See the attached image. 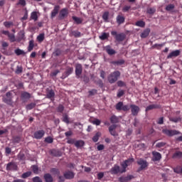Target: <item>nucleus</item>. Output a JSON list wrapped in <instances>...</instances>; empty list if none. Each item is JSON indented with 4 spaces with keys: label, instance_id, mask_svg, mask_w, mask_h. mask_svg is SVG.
Returning <instances> with one entry per match:
<instances>
[{
    "label": "nucleus",
    "instance_id": "obj_16",
    "mask_svg": "<svg viewBox=\"0 0 182 182\" xmlns=\"http://www.w3.org/2000/svg\"><path fill=\"white\" fill-rule=\"evenodd\" d=\"M104 50H105V52H107V53L108 55H109V56L116 55V50H114L113 48H112V47L110 46H107L104 47Z\"/></svg>",
    "mask_w": 182,
    "mask_h": 182
},
{
    "label": "nucleus",
    "instance_id": "obj_41",
    "mask_svg": "<svg viewBox=\"0 0 182 182\" xmlns=\"http://www.w3.org/2000/svg\"><path fill=\"white\" fill-rule=\"evenodd\" d=\"M136 26H139V28H144L146 26V23L143 21H138L135 23Z\"/></svg>",
    "mask_w": 182,
    "mask_h": 182
},
{
    "label": "nucleus",
    "instance_id": "obj_13",
    "mask_svg": "<svg viewBox=\"0 0 182 182\" xmlns=\"http://www.w3.org/2000/svg\"><path fill=\"white\" fill-rule=\"evenodd\" d=\"M130 108L132 116H137L139 114V112H140V107H139V106L131 105Z\"/></svg>",
    "mask_w": 182,
    "mask_h": 182
},
{
    "label": "nucleus",
    "instance_id": "obj_50",
    "mask_svg": "<svg viewBox=\"0 0 182 182\" xmlns=\"http://www.w3.org/2000/svg\"><path fill=\"white\" fill-rule=\"evenodd\" d=\"M123 102H119L116 106H115V108L118 110V111H120L122 110V107H123Z\"/></svg>",
    "mask_w": 182,
    "mask_h": 182
},
{
    "label": "nucleus",
    "instance_id": "obj_55",
    "mask_svg": "<svg viewBox=\"0 0 182 182\" xmlns=\"http://www.w3.org/2000/svg\"><path fill=\"white\" fill-rule=\"evenodd\" d=\"M4 26H5V28H9L10 26H14V22H12V21H5L4 23Z\"/></svg>",
    "mask_w": 182,
    "mask_h": 182
},
{
    "label": "nucleus",
    "instance_id": "obj_17",
    "mask_svg": "<svg viewBox=\"0 0 182 182\" xmlns=\"http://www.w3.org/2000/svg\"><path fill=\"white\" fill-rule=\"evenodd\" d=\"M66 180H72L73 178H75V173L68 171H65L63 174Z\"/></svg>",
    "mask_w": 182,
    "mask_h": 182
},
{
    "label": "nucleus",
    "instance_id": "obj_24",
    "mask_svg": "<svg viewBox=\"0 0 182 182\" xmlns=\"http://www.w3.org/2000/svg\"><path fill=\"white\" fill-rule=\"evenodd\" d=\"M75 146L77 149H82L85 146V141L80 139L75 141Z\"/></svg>",
    "mask_w": 182,
    "mask_h": 182
},
{
    "label": "nucleus",
    "instance_id": "obj_27",
    "mask_svg": "<svg viewBox=\"0 0 182 182\" xmlns=\"http://www.w3.org/2000/svg\"><path fill=\"white\" fill-rule=\"evenodd\" d=\"M1 52L2 53H4V55H6V48H8V46H9V44L5 41H3L1 43Z\"/></svg>",
    "mask_w": 182,
    "mask_h": 182
},
{
    "label": "nucleus",
    "instance_id": "obj_3",
    "mask_svg": "<svg viewBox=\"0 0 182 182\" xmlns=\"http://www.w3.org/2000/svg\"><path fill=\"white\" fill-rule=\"evenodd\" d=\"M162 133H164V134H166V136H168V137H173V136L181 134L180 132L176 129H162Z\"/></svg>",
    "mask_w": 182,
    "mask_h": 182
},
{
    "label": "nucleus",
    "instance_id": "obj_23",
    "mask_svg": "<svg viewBox=\"0 0 182 182\" xmlns=\"http://www.w3.org/2000/svg\"><path fill=\"white\" fill-rule=\"evenodd\" d=\"M151 30L150 28H146L145 30L143 31V32L141 33L140 36L142 39H144L150 35Z\"/></svg>",
    "mask_w": 182,
    "mask_h": 182
},
{
    "label": "nucleus",
    "instance_id": "obj_46",
    "mask_svg": "<svg viewBox=\"0 0 182 182\" xmlns=\"http://www.w3.org/2000/svg\"><path fill=\"white\" fill-rule=\"evenodd\" d=\"M174 8H176V6H174V4H168L166 6L165 9L166 11H167L168 12H170L171 11H173V9H174Z\"/></svg>",
    "mask_w": 182,
    "mask_h": 182
},
{
    "label": "nucleus",
    "instance_id": "obj_40",
    "mask_svg": "<svg viewBox=\"0 0 182 182\" xmlns=\"http://www.w3.org/2000/svg\"><path fill=\"white\" fill-rule=\"evenodd\" d=\"M35 44L33 43V41H30L28 47V52H32V50H33Z\"/></svg>",
    "mask_w": 182,
    "mask_h": 182
},
{
    "label": "nucleus",
    "instance_id": "obj_43",
    "mask_svg": "<svg viewBox=\"0 0 182 182\" xmlns=\"http://www.w3.org/2000/svg\"><path fill=\"white\" fill-rule=\"evenodd\" d=\"M21 98L22 99H31V94L27 92H24L21 93Z\"/></svg>",
    "mask_w": 182,
    "mask_h": 182
},
{
    "label": "nucleus",
    "instance_id": "obj_62",
    "mask_svg": "<svg viewBox=\"0 0 182 182\" xmlns=\"http://www.w3.org/2000/svg\"><path fill=\"white\" fill-rule=\"evenodd\" d=\"M32 170L34 173V174H38V171H39V168L36 165H33L32 166Z\"/></svg>",
    "mask_w": 182,
    "mask_h": 182
},
{
    "label": "nucleus",
    "instance_id": "obj_9",
    "mask_svg": "<svg viewBox=\"0 0 182 182\" xmlns=\"http://www.w3.org/2000/svg\"><path fill=\"white\" fill-rule=\"evenodd\" d=\"M83 72V67L82 66V64L77 63L75 65V75L77 77H80V75H82Z\"/></svg>",
    "mask_w": 182,
    "mask_h": 182
},
{
    "label": "nucleus",
    "instance_id": "obj_38",
    "mask_svg": "<svg viewBox=\"0 0 182 182\" xmlns=\"http://www.w3.org/2000/svg\"><path fill=\"white\" fill-rule=\"evenodd\" d=\"M102 136V134L100 132H97L95 135L92 137V141L94 143H97V141H99V137Z\"/></svg>",
    "mask_w": 182,
    "mask_h": 182
},
{
    "label": "nucleus",
    "instance_id": "obj_44",
    "mask_svg": "<svg viewBox=\"0 0 182 182\" xmlns=\"http://www.w3.org/2000/svg\"><path fill=\"white\" fill-rule=\"evenodd\" d=\"M35 106H36V103L31 102L26 105V110H32V109H33V107H35Z\"/></svg>",
    "mask_w": 182,
    "mask_h": 182
},
{
    "label": "nucleus",
    "instance_id": "obj_56",
    "mask_svg": "<svg viewBox=\"0 0 182 182\" xmlns=\"http://www.w3.org/2000/svg\"><path fill=\"white\" fill-rule=\"evenodd\" d=\"M45 141H46V143H48V144H50L53 143V138H52L51 136H47L45 139Z\"/></svg>",
    "mask_w": 182,
    "mask_h": 182
},
{
    "label": "nucleus",
    "instance_id": "obj_51",
    "mask_svg": "<svg viewBox=\"0 0 182 182\" xmlns=\"http://www.w3.org/2000/svg\"><path fill=\"white\" fill-rule=\"evenodd\" d=\"M67 143L68 144H74L76 143V139L73 138H67Z\"/></svg>",
    "mask_w": 182,
    "mask_h": 182
},
{
    "label": "nucleus",
    "instance_id": "obj_21",
    "mask_svg": "<svg viewBox=\"0 0 182 182\" xmlns=\"http://www.w3.org/2000/svg\"><path fill=\"white\" fill-rule=\"evenodd\" d=\"M177 56H180L179 50H173L169 53V55L167 56V59H172V58H177Z\"/></svg>",
    "mask_w": 182,
    "mask_h": 182
},
{
    "label": "nucleus",
    "instance_id": "obj_7",
    "mask_svg": "<svg viewBox=\"0 0 182 182\" xmlns=\"http://www.w3.org/2000/svg\"><path fill=\"white\" fill-rule=\"evenodd\" d=\"M3 102L6 103V105L12 104V93L11 92H7L6 97H3Z\"/></svg>",
    "mask_w": 182,
    "mask_h": 182
},
{
    "label": "nucleus",
    "instance_id": "obj_8",
    "mask_svg": "<svg viewBox=\"0 0 182 182\" xmlns=\"http://www.w3.org/2000/svg\"><path fill=\"white\" fill-rule=\"evenodd\" d=\"M45 136V130L41 129L36 131L33 134V139H36V140H41Z\"/></svg>",
    "mask_w": 182,
    "mask_h": 182
},
{
    "label": "nucleus",
    "instance_id": "obj_1",
    "mask_svg": "<svg viewBox=\"0 0 182 182\" xmlns=\"http://www.w3.org/2000/svg\"><path fill=\"white\" fill-rule=\"evenodd\" d=\"M120 77V72L119 71H114L111 73L110 75L108 76V82L109 83H116L117 80Z\"/></svg>",
    "mask_w": 182,
    "mask_h": 182
},
{
    "label": "nucleus",
    "instance_id": "obj_60",
    "mask_svg": "<svg viewBox=\"0 0 182 182\" xmlns=\"http://www.w3.org/2000/svg\"><path fill=\"white\" fill-rule=\"evenodd\" d=\"M117 84L119 87H123L126 86V82H123L122 80L117 81Z\"/></svg>",
    "mask_w": 182,
    "mask_h": 182
},
{
    "label": "nucleus",
    "instance_id": "obj_20",
    "mask_svg": "<svg viewBox=\"0 0 182 182\" xmlns=\"http://www.w3.org/2000/svg\"><path fill=\"white\" fill-rule=\"evenodd\" d=\"M121 171L122 170H120V166L114 165V167L111 168L110 173L111 174H119V173H122Z\"/></svg>",
    "mask_w": 182,
    "mask_h": 182
},
{
    "label": "nucleus",
    "instance_id": "obj_39",
    "mask_svg": "<svg viewBox=\"0 0 182 182\" xmlns=\"http://www.w3.org/2000/svg\"><path fill=\"white\" fill-rule=\"evenodd\" d=\"M37 41L40 43H42L43 41H45V33H41L37 36Z\"/></svg>",
    "mask_w": 182,
    "mask_h": 182
},
{
    "label": "nucleus",
    "instance_id": "obj_52",
    "mask_svg": "<svg viewBox=\"0 0 182 182\" xmlns=\"http://www.w3.org/2000/svg\"><path fill=\"white\" fill-rule=\"evenodd\" d=\"M174 173H176V174H182V168L180 166H177L173 169Z\"/></svg>",
    "mask_w": 182,
    "mask_h": 182
},
{
    "label": "nucleus",
    "instance_id": "obj_49",
    "mask_svg": "<svg viewBox=\"0 0 182 182\" xmlns=\"http://www.w3.org/2000/svg\"><path fill=\"white\" fill-rule=\"evenodd\" d=\"M170 122H173V123H178L181 120L180 117H170Z\"/></svg>",
    "mask_w": 182,
    "mask_h": 182
},
{
    "label": "nucleus",
    "instance_id": "obj_64",
    "mask_svg": "<svg viewBox=\"0 0 182 182\" xmlns=\"http://www.w3.org/2000/svg\"><path fill=\"white\" fill-rule=\"evenodd\" d=\"M124 95V90H119L117 94V97H122V96Z\"/></svg>",
    "mask_w": 182,
    "mask_h": 182
},
{
    "label": "nucleus",
    "instance_id": "obj_19",
    "mask_svg": "<svg viewBox=\"0 0 182 182\" xmlns=\"http://www.w3.org/2000/svg\"><path fill=\"white\" fill-rule=\"evenodd\" d=\"M132 178H134V176L133 175H128L127 176H121L119 178V181L120 182H129Z\"/></svg>",
    "mask_w": 182,
    "mask_h": 182
},
{
    "label": "nucleus",
    "instance_id": "obj_6",
    "mask_svg": "<svg viewBox=\"0 0 182 182\" xmlns=\"http://www.w3.org/2000/svg\"><path fill=\"white\" fill-rule=\"evenodd\" d=\"M6 170L7 171H16L18 170V165L15 162H9L6 164Z\"/></svg>",
    "mask_w": 182,
    "mask_h": 182
},
{
    "label": "nucleus",
    "instance_id": "obj_58",
    "mask_svg": "<svg viewBox=\"0 0 182 182\" xmlns=\"http://www.w3.org/2000/svg\"><path fill=\"white\" fill-rule=\"evenodd\" d=\"M23 70V69L22 68V67L18 65V66L16 67V73L17 75H19L20 73H22Z\"/></svg>",
    "mask_w": 182,
    "mask_h": 182
},
{
    "label": "nucleus",
    "instance_id": "obj_14",
    "mask_svg": "<svg viewBox=\"0 0 182 182\" xmlns=\"http://www.w3.org/2000/svg\"><path fill=\"white\" fill-rule=\"evenodd\" d=\"M59 11H60V6H59V5L55 6L54 9H53V11H51V14H50V18L53 19L54 18H55L56 15H58V14H59Z\"/></svg>",
    "mask_w": 182,
    "mask_h": 182
},
{
    "label": "nucleus",
    "instance_id": "obj_34",
    "mask_svg": "<svg viewBox=\"0 0 182 182\" xmlns=\"http://www.w3.org/2000/svg\"><path fill=\"white\" fill-rule=\"evenodd\" d=\"M110 63L112 65H117V66H120V65H123L124 63V60H119L117 61H111Z\"/></svg>",
    "mask_w": 182,
    "mask_h": 182
},
{
    "label": "nucleus",
    "instance_id": "obj_31",
    "mask_svg": "<svg viewBox=\"0 0 182 182\" xmlns=\"http://www.w3.org/2000/svg\"><path fill=\"white\" fill-rule=\"evenodd\" d=\"M30 18L34 21V22H36V21H38V12L36 11L31 12Z\"/></svg>",
    "mask_w": 182,
    "mask_h": 182
},
{
    "label": "nucleus",
    "instance_id": "obj_25",
    "mask_svg": "<svg viewBox=\"0 0 182 182\" xmlns=\"http://www.w3.org/2000/svg\"><path fill=\"white\" fill-rule=\"evenodd\" d=\"M43 178L46 182H53V177L50 173L44 174Z\"/></svg>",
    "mask_w": 182,
    "mask_h": 182
},
{
    "label": "nucleus",
    "instance_id": "obj_18",
    "mask_svg": "<svg viewBox=\"0 0 182 182\" xmlns=\"http://www.w3.org/2000/svg\"><path fill=\"white\" fill-rule=\"evenodd\" d=\"M72 73H73V68L68 67L66 71L62 75L63 79H66V77L72 75Z\"/></svg>",
    "mask_w": 182,
    "mask_h": 182
},
{
    "label": "nucleus",
    "instance_id": "obj_35",
    "mask_svg": "<svg viewBox=\"0 0 182 182\" xmlns=\"http://www.w3.org/2000/svg\"><path fill=\"white\" fill-rule=\"evenodd\" d=\"M99 38L101 41H106V39L109 38V33H102L101 36H99Z\"/></svg>",
    "mask_w": 182,
    "mask_h": 182
},
{
    "label": "nucleus",
    "instance_id": "obj_48",
    "mask_svg": "<svg viewBox=\"0 0 182 182\" xmlns=\"http://www.w3.org/2000/svg\"><path fill=\"white\" fill-rule=\"evenodd\" d=\"M63 122H64V123H66L67 124H69L70 122L68 114H65L63 115Z\"/></svg>",
    "mask_w": 182,
    "mask_h": 182
},
{
    "label": "nucleus",
    "instance_id": "obj_61",
    "mask_svg": "<svg viewBox=\"0 0 182 182\" xmlns=\"http://www.w3.org/2000/svg\"><path fill=\"white\" fill-rule=\"evenodd\" d=\"M65 136L67 137V139H69L71 136H73V132H72V130L66 132H65Z\"/></svg>",
    "mask_w": 182,
    "mask_h": 182
},
{
    "label": "nucleus",
    "instance_id": "obj_37",
    "mask_svg": "<svg viewBox=\"0 0 182 182\" xmlns=\"http://www.w3.org/2000/svg\"><path fill=\"white\" fill-rule=\"evenodd\" d=\"M73 19L75 22V23H77V25H80V23L83 22V20L82 18L75 16H73Z\"/></svg>",
    "mask_w": 182,
    "mask_h": 182
},
{
    "label": "nucleus",
    "instance_id": "obj_11",
    "mask_svg": "<svg viewBox=\"0 0 182 182\" xmlns=\"http://www.w3.org/2000/svg\"><path fill=\"white\" fill-rule=\"evenodd\" d=\"M46 92L47 99H50V100L55 99V91L53 89L47 88Z\"/></svg>",
    "mask_w": 182,
    "mask_h": 182
},
{
    "label": "nucleus",
    "instance_id": "obj_5",
    "mask_svg": "<svg viewBox=\"0 0 182 182\" xmlns=\"http://www.w3.org/2000/svg\"><path fill=\"white\" fill-rule=\"evenodd\" d=\"M111 35L115 36V39L117 42H123V41L126 39V35L123 33L117 34V31H112Z\"/></svg>",
    "mask_w": 182,
    "mask_h": 182
},
{
    "label": "nucleus",
    "instance_id": "obj_59",
    "mask_svg": "<svg viewBox=\"0 0 182 182\" xmlns=\"http://www.w3.org/2000/svg\"><path fill=\"white\" fill-rule=\"evenodd\" d=\"M156 12L155 8H149L147 9V14H149V15H153Z\"/></svg>",
    "mask_w": 182,
    "mask_h": 182
},
{
    "label": "nucleus",
    "instance_id": "obj_32",
    "mask_svg": "<svg viewBox=\"0 0 182 182\" xmlns=\"http://www.w3.org/2000/svg\"><path fill=\"white\" fill-rule=\"evenodd\" d=\"M50 171L54 176H60V171H59V169L56 168H52Z\"/></svg>",
    "mask_w": 182,
    "mask_h": 182
},
{
    "label": "nucleus",
    "instance_id": "obj_30",
    "mask_svg": "<svg viewBox=\"0 0 182 182\" xmlns=\"http://www.w3.org/2000/svg\"><path fill=\"white\" fill-rule=\"evenodd\" d=\"M14 53L16 55V56H21V55H26V53L23 51V50L20 49L18 48L14 50Z\"/></svg>",
    "mask_w": 182,
    "mask_h": 182
},
{
    "label": "nucleus",
    "instance_id": "obj_29",
    "mask_svg": "<svg viewBox=\"0 0 182 182\" xmlns=\"http://www.w3.org/2000/svg\"><path fill=\"white\" fill-rule=\"evenodd\" d=\"M52 156H54V157H60L62 156V152L59 150L53 149L51 151Z\"/></svg>",
    "mask_w": 182,
    "mask_h": 182
},
{
    "label": "nucleus",
    "instance_id": "obj_33",
    "mask_svg": "<svg viewBox=\"0 0 182 182\" xmlns=\"http://www.w3.org/2000/svg\"><path fill=\"white\" fill-rule=\"evenodd\" d=\"M181 157H182V152L178 151H176L172 156L173 159H181Z\"/></svg>",
    "mask_w": 182,
    "mask_h": 182
},
{
    "label": "nucleus",
    "instance_id": "obj_45",
    "mask_svg": "<svg viewBox=\"0 0 182 182\" xmlns=\"http://www.w3.org/2000/svg\"><path fill=\"white\" fill-rule=\"evenodd\" d=\"M10 42L14 43L16 41V38H15V35L9 33V36H7Z\"/></svg>",
    "mask_w": 182,
    "mask_h": 182
},
{
    "label": "nucleus",
    "instance_id": "obj_22",
    "mask_svg": "<svg viewBox=\"0 0 182 182\" xmlns=\"http://www.w3.org/2000/svg\"><path fill=\"white\" fill-rule=\"evenodd\" d=\"M161 105L154 104V105H150L147 106L145 110L146 112H149V110H153L154 109H161Z\"/></svg>",
    "mask_w": 182,
    "mask_h": 182
},
{
    "label": "nucleus",
    "instance_id": "obj_4",
    "mask_svg": "<svg viewBox=\"0 0 182 182\" xmlns=\"http://www.w3.org/2000/svg\"><path fill=\"white\" fill-rule=\"evenodd\" d=\"M133 161H134V159L131 158V159H128L127 160H125L122 164V169L121 170V173H126V168H127V167H129V166H130L132 164V163H133Z\"/></svg>",
    "mask_w": 182,
    "mask_h": 182
},
{
    "label": "nucleus",
    "instance_id": "obj_36",
    "mask_svg": "<svg viewBox=\"0 0 182 182\" xmlns=\"http://www.w3.org/2000/svg\"><path fill=\"white\" fill-rule=\"evenodd\" d=\"M71 35H73V36L75 38H80L82 36V33L78 31H73L71 32Z\"/></svg>",
    "mask_w": 182,
    "mask_h": 182
},
{
    "label": "nucleus",
    "instance_id": "obj_15",
    "mask_svg": "<svg viewBox=\"0 0 182 182\" xmlns=\"http://www.w3.org/2000/svg\"><path fill=\"white\" fill-rule=\"evenodd\" d=\"M152 161H160L161 160V154L157 151H152Z\"/></svg>",
    "mask_w": 182,
    "mask_h": 182
},
{
    "label": "nucleus",
    "instance_id": "obj_28",
    "mask_svg": "<svg viewBox=\"0 0 182 182\" xmlns=\"http://www.w3.org/2000/svg\"><path fill=\"white\" fill-rule=\"evenodd\" d=\"M125 19L124 16L118 15L117 16V23L118 25H122V23H124Z\"/></svg>",
    "mask_w": 182,
    "mask_h": 182
},
{
    "label": "nucleus",
    "instance_id": "obj_53",
    "mask_svg": "<svg viewBox=\"0 0 182 182\" xmlns=\"http://www.w3.org/2000/svg\"><path fill=\"white\" fill-rule=\"evenodd\" d=\"M53 55H54V56H60V55H62V50L57 48L55 52L53 53Z\"/></svg>",
    "mask_w": 182,
    "mask_h": 182
},
{
    "label": "nucleus",
    "instance_id": "obj_63",
    "mask_svg": "<svg viewBox=\"0 0 182 182\" xmlns=\"http://www.w3.org/2000/svg\"><path fill=\"white\" fill-rule=\"evenodd\" d=\"M17 5H21V6H26V1L25 0H18Z\"/></svg>",
    "mask_w": 182,
    "mask_h": 182
},
{
    "label": "nucleus",
    "instance_id": "obj_2",
    "mask_svg": "<svg viewBox=\"0 0 182 182\" xmlns=\"http://www.w3.org/2000/svg\"><path fill=\"white\" fill-rule=\"evenodd\" d=\"M138 166H140L139 168L137 169V173H140V171H143V170H146L147 167H149V162L143 159H139L136 161Z\"/></svg>",
    "mask_w": 182,
    "mask_h": 182
},
{
    "label": "nucleus",
    "instance_id": "obj_54",
    "mask_svg": "<svg viewBox=\"0 0 182 182\" xmlns=\"http://www.w3.org/2000/svg\"><path fill=\"white\" fill-rule=\"evenodd\" d=\"M64 110H65V107L62 105H59L57 108V112H58V113H63Z\"/></svg>",
    "mask_w": 182,
    "mask_h": 182
},
{
    "label": "nucleus",
    "instance_id": "obj_47",
    "mask_svg": "<svg viewBox=\"0 0 182 182\" xmlns=\"http://www.w3.org/2000/svg\"><path fill=\"white\" fill-rule=\"evenodd\" d=\"M31 171L25 172L21 175V178H28V177H31Z\"/></svg>",
    "mask_w": 182,
    "mask_h": 182
},
{
    "label": "nucleus",
    "instance_id": "obj_42",
    "mask_svg": "<svg viewBox=\"0 0 182 182\" xmlns=\"http://www.w3.org/2000/svg\"><path fill=\"white\" fill-rule=\"evenodd\" d=\"M102 19H103V21H105V22H109V11H105V12L102 14Z\"/></svg>",
    "mask_w": 182,
    "mask_h": 182
},
{
    "label": "nucleus",
    "instance_id": "obj_10",
    "mask_svg": "<svg viewBox=\"0 0 182 182\" xmlns=\"http://www.w3.org/2000/svg\"><path fill=\"white\" fill-rule=\"evenodd\" d=\"M68 15H69V10L64 8L60 11L58 18L59 19H64L65 18H67Z\"/></svg>",
    "mask_w": 182,
    "mask_h": 182
},
{
    "label": "nucleus",
    "instance_id": "obj_26",
    "mask_svg": "<svg viewBox=\"0 0 182 182\" xmlns=\"http://www.w3.org/2000/svg\"><path fill=\"white\" fill-rule=\"evenodd\" d=\"M110 122L112 123V124H116L117 123H119V119L118 117H117L116 115H112L111 116V117L109 118Z\"/></svg>",
    "mask_w": 182,
    "mask_h": 182
},
{
    "label": "nucleus",
    "instance_id": "obj_12",
    "mask_svg": "<svg viewBox=\"0 0 182 182\" xmlns=\"http://www.w3.org/2000/svg\"><path fill=\"white\" fill-rule=\"evenodd\" d=\"M117 128V125L116 124H112L109 126V132L111 136H113L114 137H117V136H119V134H117V132H116Z\"/></svg>",
    "mask_w": 182,
    "mask_h": 182
},
{
    "label": "nucleus",
    "instance_id": "obj_57",
    "mask_svg": "<svg viewBox=\"0 0 182 182\" xmlns=\"http://www.w3.org/2000/svg\"><path fill=\"white\" fill-rule=\"evenodd\" d=\"M18 38L20 39V41L25 39V32L24 31H20L18 33Z\"/></svg>",
    "mask_w": 182,
    "mask_h": 182
}]
</instances>
